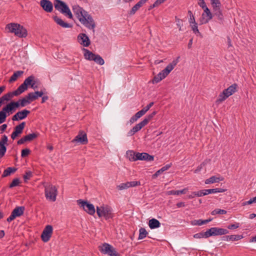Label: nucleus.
Here are the masks:
<instances>
[{"label": "nucleus", "mask_w": 256, "mask_h": 256, "mask_svg": "<svg viewBox=\"0 0 256 256\" xmlns=\"http://www.w3.org/2000/svg\"><path fill=\"white\" fill-rule=\"evenodd\" d=\"M72 10L80 22L88 28L92 30L93 33H94L96 24L92 16L78 5L72 6Z\"/></svg>", "instance_id": "nucleus-1"}, {"label": "nucleus", "mask_w": 256, "mask_h": 256, "mask_svg": "<svg viewBox=\"0 0 256 256\" xmlns=\"http://www.w3.org/2000/svg\"><path fill=\"white\" fill-rule=\"evenodd\" d=\"M6 28L9 32L14 34L19 38H26L28 35L26 30L18 24L10 23L6 26Z\"/></svg>", "instance_id": "nucleus-2"}, {"label": "nucleus", "mask_w": 256, "mask_h": 256, "mask_svg": "<svg viewBox=\"0 0 256 256\" xmlns=\"http://www.w3.org/2000/svg\"><path fill=\"white\" fill-rule=\"evenodd\" d=\"M156 112H153L152 114L148 115L146 118L140 123L136 124L132 128L127 134L128 136H131L134 135L136 132L140 130L143 127L146 126L148 122L156 114Z\"/></svg>", "instance_id": "nucleus-3"}, {"label": "nucleus", "mask_w": 256, "mask_h": 256, "mask_svg": "<svg viewBox=\"0 0 256 256\" xmlns=\"http://www.w3.org/2000/svg\"><path fill=\"white\" fill-rule=\"evenodd\" d=\"M55 8L69 18H72V14L68 6L64 2L60 0H55L54 2Z\"/></svg>", "instance_id": "nucleus-4"}, {"label": "nucleus", "mask_w": 256, "mask_h": 256, "mask_svg": "<svg viewBox=\"0 0 256 256\" xmlns=\"http://www.w3.org/2000/svg\"><path fill=\"white\" fill-rule=\"evenodd\" d=\"M96 213L99 218L103 216L106 220L113 217L112 208L108 205L96 206Z\"/></svg>", "instance_id": "nucleus-5"}, {"label": "nucleus", "mask_w": 256, "mask_h": 256, "mask_svg": "<svg viewBox=\"0 0 256 256\" xmlns=\"http://www.w3.org/2000/svg\"><path fill=\"white\" fill-rule=\"evenodd\" d=\"M45 196L46 199L55 202L58 194L57 188L52 184H48L44 186Z\"/></svg>", "instance_id": "nucleus-6"}, {"label": "nucleus", "mask_w": 256, "mask_h": 256, "mask_svg": "<svg viewBox=\"0 0 256 256\" xmlns=\"http://www.w3.org/2000/svg\"><path fill=\"white\" fill-rule=\"evenodd\" d=\"M77 203L89 214L92 216L95 214V208L92 204H90L87 201H84L82 200H78Z\"/></svg>", "instance_id": "nucleus-7"}, {"label": "nucleus", "mask_w": 256, "mask_h": 256, "mask_svg": "<svg viewBox=\"0 0 256 256\" xmlns=\"http://www.w3.org/2000/svg\"><path fill=\"white\" fill-rule=\"evenodd\" d=\"M99 250L104 254H108L110 256H118L114 249L108 244L104 243L99 246Z\"/></svg>", "instance_id": "nucleus-8"}, {"label": "nucleus", "mask_w": 256, "mask_h": 256, "mask_svg": "<svg viewBox=\"0 0 256 256\" xmlns=\"http://www.w3.org/2000/svg\"><path fill=\"white\" fill-rule=\"evenodd\" d=\"M206 231L208 238L213 236H221L228 233V230L216 227L212 228Z\"/></svg>", "instance_id": "nucleus-9"}, {"label": "nucleus", "mask_w": 256, "mask_h": 256, "mask_svg": "<svg viewBox=\"0 0 256 256\" xmlns=\"http://www.w3.org/2000/svg\"><path fill=\"white\" fill-rule=\"evenodd\" d=\"M52 230V227L50 225H48L45 227L41 235L42 240L44 242H48L50 240Z\"/></svg>", "instance_id": "nucleus-10"}, {"label": "nucleus", "mask_w": 256, "mask_h": 256, "mask_svg": "<svg viewBox=\"0 0 256 256\" xmlns=\"http://www.w3.org/2000/svg\"><path fill=\"white\" fill-rule=\"evenodd\" d=\"M178 58L179 57H178L177 59L174 60L171 63L168 64L164 70L160 72L163 78H165L174 68V66L178 62Z\"/></svg>", "instance_id": "nucleus-11"}, {"label": "nucleus", "mask_w": 256, "mask_h": 256, "mask_svg": "<svg viewBox=\"0 0 256 256\" xmlns=\"http://www.w3.org/2000/svg\"><path fill=\"white\" fill-rule=\"evenodd\" d=\"M8 140V136L6 135H3L0 140V158L2 157L6 152Z\"/></svg>", "instance_id": "nucleus-12"}, {"label": "nucleus", "mask_w": 256, "mask_h": 256, "mask_svg": "<svg viewBox=\"0 0 256 256\" xmlns=\"http://www.w3.org/2000/svg\"><path fill=\"white\" fill-rule=\"evenodd\" d=\"M203 9L204 10V12L202 14V19L200 20L202 24L208 23L212 18V14L207 6L203 8Z\"/></svg>", "instance_id": "nucleus-13"}, {"label": "nucleus", "mask_w": 256, "mask_h": 256, "mask_svg": "<svg viewBox=\"0 0 256 256\" xmlns=\"http://www.w3.org/2000/svg\"><path fill=\"white\" fill-rule=\"evenodd\" d=\"M78 41L82 46L85 47L88 46L90 41L88 37L85 34H80L78 36Z\"/></svg>", "instance_id": "nucleus-14"}, {"label": "nucleus", "mask_w": 256, "mask_h": 256, "mask_svg": "<svg viewBox=\"0 0 256 256\" xmlns=\"http://www.w3.org/2000/svg\"><path fill=\"white\" fill-rule=\"evenodd\" d=\"M72 142L86 144L88 142L86 134L82 132H80L78 136L72 140Z\"/></svg>", "instance_id": "nucleus-15"}, {"label": "nucleus", "mask_w": 256, "mask_h": 256, "mask_svg": "<svg viewBox=\"0 0 256 256\" xmlns=\"http://www.w3.org/2000/svg\"><path fill=\"white\" fill-rule=\"evenodd\" d=\"M30 113V111L26 110L18 112L12 116V120L16 121L20 120H23Z\"/></svg>", "instance_id": "nucleus-16"}, {"label": "nucleus", "mask_w": 256, "mask_h": 256, "mask_svg": "<svg viewBox=\"0 0 256 256\" xmlns=\"http://www.w3.org/2000/svg\"><path fill=\"white\" fill-rule=\"evenodd\" d=\"M40 4V6L46 12H50L52 11L53 5L52 2L49 0H41Z\"/></svg>", "instance_id": "nucleus-17"}, {"label": "nucleus", "mask_w": 256, "mask_h": 256, "mask_svg": "<svg viewBox=\"0 0 256 256\" xmlns=\"http://www.w3.org/2000/svg\"><path fill=\"white\" fill-rule=\"evenodd\" d=\"M154 157L152 156H150L146 152H136V160H146L148 162H151L154 160Z\"/></svg>", "instance_id": "nucleus-18"}, {"label": "nucleus", "mask_w": 256, "mask_h": 256, "mask_svg": "<svg viewBox=\"0 0 256 256\" xmlns=\"http://www.w3.org/2000/svg\"><path fill=\"white\" fill-rule=\"evenodd\" d=\"M34 77L32 76H30L26 78L24 82V86H26L28 88V86H30V87L34 89H35L37 88L36 86H35L36 82L34 80Z\"/></svg>", "instance_id": "nucleus-19"}, {"label": "nucleus", "mask_w": 256, "mask_h": 256, "mask_svg": "<svg viewBox=\"0 0 256 256\" xmlns=\"http://www.w3.org/2000/svg\"><path fill=\"white\" fill-rule=\"evenodd\" d=\"M54 20L62 28H70L72 27L71 24L64 22L62 18L57 16H54Z\"/></svg>", "instance_id": "nucleus-20"}, {"label": "nucleus", "mask_w": 256, "mask_h": 256, "mask_svg": "<svg viewBox=\"0 0 256 256\" xmlns=\"http://www.w3.org/2000/svg\"><path fill=\"white\" fill-rule=\"evenodd\" d=\"M237 86V84H234L228 87L227 88L224 89L223 92H225L226 96L228 97L236 92Z\"/></svg>", "instance_id": "nucleus-21"}, {"label": "nucleus", "mask_w": 256, "mask_h": 256, "mask_svg": "<svg viewBox=\"0 0 256 256\" xmlns=\"http://www.w3.org/2000/svg\"><path fill=\"white\" fill-rule=\"evenodd\" d=\"M212 8L214 13V16H216L218 20L222 21L224 17L222 11L220 9V6L213 7Z\"/></svg>", "instance_id": "nucleus-22"}, {"label": "nucleus", "mask_w": 256, "mask_h": 256, "mask_svg": "<svg viewBox=\"0 0 256 256\" xmlns=\"http://www.w3.org/2000/svg\"><path fill=\"white\" fill-rule=\"evenodd\" d=\"M20 100L16 102H12L8 104L6 107V109L10 112V114H12V111H13L16 108L20 106Z\"/></svg>", "instance_id": "nucleus-23"}, {"label": "nucleus", "mask_w": 256, "mask_h": 256, "mask_svg": "<svg viewBox=\"0 0 256 256\" xmlns=\"http://www.w3.org/2000/svg\"><path fill=\"white\" fill-rule=\"evenodd\" d=\"M82 50L84 52V56L85 59L88 60H93L96 54L85 48H83Z\"/></svg>", "instance_id": "nucleus-24"}, {"label": "nucleus", "mask_w": 256, "mask_h": 256, "mask_svg": "<svg viewBox=\"0 0 256 256\" xmlns=\"http://www.w3.org/2000/svg\"><path fill=\"white\" fill-rule=\"evenodd\" d=\"M10 112L6 109V106L4 107L2 110L0 112V124L4 122L6 120L7 116L6 113L10 115Z\"/></svg>", "instance_id": "nucleus-25"}, {"label": "nucleus", "mask_w": 256, "mask_h": 256, "mask_svg": "<svg viewBox=\"0 0 256 256\" xmlns=\"http://www.w3.org/2000/svg\"><path fill=\"white\" fill-rule=\"evenodd\" d=\"M242 236L241 235H231V236H224L222 240L224 241H236L240 240L242 238Z\"/></svg>", "instance_id": "nucleus-26"}, {"label": "nucleus", "mask_w": 256, "mask_h": 256, "mask_svg": "<svg viewBox=\"0 0 256 256\" xmlns=\"http://www.w3.org/2000/svg\"><path fill=\"white\" fill-rule=\"evenodd\" d=\"M148 226L151 229H154L160 227V223L158 220L152 218L149 220Z\"/></svg>", "instance_id": "nucleus-27"}, {"label": "nucleus", "mask_w": 256, "mask_h": 256, "mask_svg": "<svg viewBox=\"0 0 256 256\" xmlns=\"http://www.w3.org/2000/svg\"><path fill=\"white\" fill-rule=\"evenodd\" d=\"M27 88L26 86H24V83H22L21 85H20L18 88L14 91L12 92V94L14 96H18L23 92H24L26 90H27Z\"/></svg>", "instance_id": "nucleus-28"}, {"label": "nucleus", "mask_w": 256, "mask_h": 256, "mask_svg": "<svg viewBox=\"0 0 256 256\" xmlns=\"http://www.w3.org/2000/svg\"><path fill=\"white\" fill-rule=\"evenodd\" d=\"M225 190L220 188H216L212 189L204 190L205 196L210 194H215L218 192H225Z\"/></svg>", "instance_id": "nucleus-29"}, {"label": "nucleus", "mask_w": 256, "mask_h": 256, "mask_svg": "<svg viewBox=\"0 0 256 256\" xmlns=\"http://www.w3.org/2000/svg\"><path fill=\"white\" fill-rule=\"evenodd\" d=\"M24 74V72L22 70H18L14 72L13 74L10 77L9 82H14L16 81L17 78L21 76Z\"/></svg>", "instance_id": "nucleus-30"}, {"label": "nucleus", "mask_w": 256, "mask_h": 256, "mask_svg": "<svg viewBox=\"0 0 256 256\" xmlns=\"http://www.w3.org/2000/svg\"><path fill=\"white\" fill-rule=\"evenodd\" d=\"M24 210V206H18L16 208L13 210V213L16 216V217L20 216L23 214Z\"/></svg>", "instance_id": "nucleus-31"}, {"label": "nucleus", "mask_w": 256, "mask_h": 256, "mask_svg": "<svg viewBox=\"0 0 256 256\" xmlns=\"http://www.w3.org/2000/svg\"><path fill=\"white\" fill-rule=\"evenodd\" d=\"M171 164H168L162 167L160 169L158 170L154 174H153L152 178H156L158 176L162 174L164 172L168 170Z\"/></svg>", "instance_id": "nucleus-32"}, {"label": "nucleus", "mask_w": 256, "mask_h": 256, "mask_svg": "<svg viewBox=\"0 0 256 256\" xmlns=\"http://www.w3.org/2000/svg\"><path fill=\"white\" fill-rule=\"evenodd\" d=\"M220 180H222V179L220 178H218L216 176H212L205 180V184H214L218 182Z\"/></svg>", "instance_id": "nucleus-33"}, {"label": "nucleus", "mask_w": 256, "mask_h": 256, "mask_svg": "<svg viewBox=\"0 0 256 256\" xmlns=\"http://www.w3.org/2000/svg\"><path fill=\"white\" fill-rule=\"evenodd\" d=\"M16 168L12 167H8L5 170L2 174V177H6L10 175L12 173L15 172Z\"/></svg>", "instance_id": "nucleus-34"}, {"label": "nucleus", "mask_w": 256, "mask_h": 256, "mask_svg": "<svg viewBox=\"0 0 256 256\" xmlns=\"http://www.w3.org/2000/svg\"><path fill=\"white\" fill-rule=\"evenodd\" d=\"M25 124H26L25 122H22L20 123V124L16 126L14 128V131L16 133H17L18 134H20L22 132V130L24 128Z\"/></svg>", "instance_id": "nucleus-35"}, {"label": "nucleus", "mask_w": 256, "mask_h": 256, "mask_svg": "<svg viewBox=\"0 0 256 256\" xmlns=\"http://www.w3.org/2000/svg\"><path fill=\"white\" fill-rule=\"evenodd\" d=\"M136 152L132 150H128L126 152L127 157L130 161H136Z\"/></svg>", "instance_id": "nucleus-36"}, {"label": "nucleus", "mask_w": 256, "mask_h": 256, "mask_svg": "<svg viewBox=\"0 0 256 256\" xmlns=\"http://www.w3.org/2000/svg\"><path fill=\"white\" fill-rule=\"evenodd\" d=\"M93 60L100 65H103L104 64V59L98 54H96Z\"/></svg>", "instance_id": "nucleus-37"}, {"label": "nucleus", "mask_w": 256, "mask_h": 256, "mask_svg": "<svg viewBox=\"0 0 256 256\" xmlns=\"http://www.w3.org/2000/svg\"><path fill=\"white\" fill-rule=\"evenodd\" d=\"M228 98V96H226L225 92H222L220 93L218 96V98L216 100V103L220 104L226 100Z\"/></svg>", "instance_id": "nucleus-38"}, {"label": "nucleus", "mask_w": 256, "mask_h": 256, "mask_svg": "<svg viewBox=\"0 0 256 256\" xmlns=\"http://www.w3.org/2000/svg\"><path fill=\"white\" fill-rule=\"evenodd\" d=\"M140 234L138 236V240H142L146 238L148 234V232L144 228H141L139 230Z\"/></svg>", "instance_id": "nucleus-39"}, {"label": "nucleus", "mask_w": 256, "mask_h": 256, "mask_svg": "<svg viewBox=\"0 0 256 256\" xmlns=\"http://www.w3.org/2000/svg\"><path fill=\"white\" fill-rule=\"evenodd\" d=\"M38 136V133H32L30 134L25 136L26 140L27 142H30L32 140L36 138Z\"/></svg>", "instance_id": "nucleus-40"}, {"label": "nucleus", "mask_w": 256, "mask_h": 256, "mask_svg": "<svg viewBox=\"0 0 256 256\" xmlns=\"http://www.w3.org/2000/svg\"><path fill=\"white\" fill-rule=\"evenodd\" d=\"M207 231L206 232H201L196 234L194 235V237L196 238H208V235H207Z\"/></svg>", "instance_id": "nucleus-41"}, {"label": "nucleus", "mask_w": 256, "mask_h": 256, "mask_svg": "<svg viewBox=\"0 0 256 256\" xmlns=\"http://www.w3.org/2000/svg\"><path fill=\"white\" fill-rule=\"evenodd\" d=\"M20 104L22 107H24L31 103L26 97V96L22 99L20 100Z\"/></svg>", "instance_id": "nucleus-42"}, {"label": "nucleus", "mask_w": 256, "mask_h": 256, "mask_svg": "<svg viewBox=\"0 0 256 256\" xmlns=\"http://www.w3.org/2000/svg\"><path fill=\"white\" fill-rule=\"evenodd\" d=\"M226 211L224 210H221L219 208H216L212 212V215H216L217 214H226Z\"/></svg>", "instance_id": "nucleus-43"}, {"label": "nucleus", "mask_w": 256, "mask_h": 256, "mask_svg": "<svg viewBox=\"0 0 256 256\" xmlns=\"http://www.w3.org/2000/svg\"><path fill=\"white\" fill-rule=\"evenodd\" d=\"M190 26L192 27V29L193 31V32L196 34V35H200V32H199L198 28V24L196 22L193 24H191Z\"/></svg>", "instance_id": "nucleus-44"}, {"label": "nucleus", "mask_w": 256, "mask_h": 256, "mask_svg": "<svg viewBox=\"0 0 256 256\" xmlns=\"http://www.w3.org/2000/svg\"><path fill=\"white\" fill-rule=\"evenodd\" d=\"M212 219L202 220H196L195 224L198 226H202V224H205L210 222Z\"/></svg>", "instance_id": "nucleus-45"}, {"label": "nucleus", "mask_w": 256, "mask_h": 256, "mask_svg": "<svg viewBox=\"0 0 256 256\" xmlns=\"http://www.w3.org/2000/svg\"><path fill=\"white\" fill-rule=\"evenodd\" d=\"M129 188H130V186H129V184H128V182H126V183L120 184V185L117 186V188L119 190H123L127 189Z\"/></svg>", "instance_id": "nucleus-46"}, {"label": "nucleus", "mask_w": 256, "mask_h": 256, "mask_svg": "<svg viewBox=\"0 0 256 256\" xmlns=\"http://www.w3.org/2000/svg\"><path fill=\"white\" fill-rule=\"evenodd\" d=\"M20 183V180L18 178H14L12 180V182L10 184V188H12L14 186H18Z\"/></svg>", "instance_id": "nucleus-47"}, {"label": "nucleus", "mask_w": 256, "mask_h": 256, "mask_svg": "<svg viewBox=\"0 0 256 256\" xmlns=\"http://www.w3.org/2000/svg\"><path fill=\"white\" fill-rule=\"evenodd\" d=\"M36 94L34 92H30L26 96L30 102L36 100Z\"/></svg>", "instance_id": "nucleus-48"}, {"label": "nucleus", "mask_w": 256, "mask_h": 256, "mask_svg": "<svg viewBox=\"0 0 256 256\" xmlns=\"http://www.w3.org/2000/svg\"><path fill=\"white\" fill-rule=\"evenodd\" d=\"M14 96L12 94V93H10V92H9V93H8L4 96H2L1 98L3 100H4V102L6 101H8L10 100V98Z\"/></svg>", "instance_id": "nucleus-49"}, {"label": "nucleus", "mask_w": 256, "mask_h": 256, "mask_svg": "<svg viewBox=\"0 0 256 256\" xmlns=\"http://www.w3.org/2000/svg\"><path fill=\"white\" fill-rule=\"evenodd\" d=\"M166 0H156L153 4L150 6L149 9L150 10L158 6L160 4L163 3Z\"/></svg>", "instance_id": "nucleus-50"}, {"label": "nucleus", "mask_w": 256, "mask_h": 256, "mask_svg": "<svg viewBox=\"0 0 256 256\" xmlns=\"http://www.w3.org/2000/svg\"><path fill=\"white\" fill-rule=\"evenodd\" d=\"M140 8V6L137 4H136L132 8L130 11L129 12V14L130 15H134L136 12L139 10Z\"/></svg>", "instance_id": "nucleus-51"}, {"label": "nucleus", "mask_w": 256, "mask_h": 256, "mask_svg": "<svg viewBox=\"0 0 256 256\" xmlns=\"http://www.w3.org/2000/svg\"><path fill=\"white\" fill-rule=\"evenodd\" d=\"M212 7H216L221 6V3L220 0H210Z\"/></svg>", "instance_id": "nucleus-52"}, {"label": "nucleus", "mask_w": 256, "mask_h": 256, "mask_svg": "<svg viewBox=\"0 0 256 256\" xmlns=\"http://www.w3.org/2000/svg\"><path fill=\"white\" fill-rule=\"evenodd\" d=\"M188 14L190 16L189 22L191 24H193L196 23V20L194 16H193L192 12L190 10L188 12Z\"/></svg>", "instance_id": "nucleus-53"}, {"label": "nucleus", "mask_w": 256, "mask_h": 256, "mask_svg": "<svg viewBox=\"0 0 256 256\" xmlns=\"http://www.w3.org/2000/svg\"><path fill=\"white\" fill-rule=\"evenodd\" d=\"M30 152V151L28 148H25L22 150L21 156L22 158L27 156Z\"/></svg>", "instance_id": "nucleus-54"}, {"label": "nucleus", "mask_w": 256, "mask_h": 256, "mask_svg": "<svg viewBox=\"0 0 256 256\" xmlns=\"http://www.w3.org/2000/svg\"><path fill=\"white\" fill-rule=\"evenodd\" d=\"M193 194H194V196H196L198 197L204 196H205L204 190L198 192H193Z\"/></svg>", "instance_id": "nucleus-55"}, {"label": "nucleus", "mask_w": 256, "mask_h": 256, "mask_svg": "<svg viewBox=\"0 0 256 256\" xmlns=\"http://www.w3.org/2000/svg\"><path fill=\"white\" fill-rule=\"evenodd\" d=\"M130 188L138 186H140V183L138 181H132L128 182Z\"/></svg>", "instance_id": "nucleus-56"}, {"label": "nucleus", "mask_w": 256, "mask_h": 256, "mask_svg": "<svg viewBox=\"0 0 256 256\" xmlns=\"http://www.w3.org/2000/svg\"><path fill=\"white\" fill-rule=\"evenodd\" d=\"M32 176V173L30 171H28L26 172L24 176V179L25 181L27 180H29Z\"/></svg>", "instance_id": "nucleus-57"}, {"label": "nucleus", "mask_w": 256, "mask_h": 256, "mask_svg": "<svg viewBox=\"0 0 256 256\" xmlns=\"http://www.w3.org/2000/svg\"><path fill=\"white\" fill-rule=\"evenodd\" d=\"M240 226L239 223H235L234 224H231L228 226V228L230 230H234L236 229Z\"/></svg>", "instance_id": "nucleus-58"}, {"label": "nucleus", "mask_w": 256, "mask_h": 256, "mask_svg": "<svg viewBox=\"0 0 256 256\" xmlns=\"http://www.w3.org/2000/svg\"><path fill=\"white\" fill-rule=\"evenodd\" d=\"M145 114L144 111L142 110L137 112L135 114V117L138 120L139 118H141L142 116Z\"/></svg>", "instance_id": "nucleus-59"}, {"label": "nucleus", "mask_w": 256, "mask_h": 256, "mask_svg": "<svg viewBox=\"0 0 256 256\" xmlns=\"http://www.w3.org/2000/svg\"><path fill=\"white\" fill-rule=\"evenodd\" d=\"M154 102H151L148 104L142 110L144 111V113L146 114L149 110L150 108L154 105Z\"/></svg>", "instance_id": "nucleus-60"}, {"label": "nucleus", "mask_w": 256, "mask_h": 256, "mask_svg": "<svg viewBox=\"0 0 256 256\" xmlns=\"http://www.w3.org/2000/svg\"><path fill=\"white\" fill-rule=\"evenodd\" d=\"M16 217V216L12 212L10 216L7 218V221L8 222H10L13 220Z\"/></svg>", "instance_id": "nucleus-61"}, {"label": "nucleus", "mask_w": 256, "mask_h": 256, "mask_svg": "<svg viewBox=\"0 0 256 256\" xmlns=\"http://www.w3.org/2000/svg\"><path fill=\"white\" fill-rule=\"evenodd\" d=\"M6 124H3L1 126H0V134H2L6 130Z\"/></svg>", "instance_id": "nucleus-62"}, {"label": "nucleus", "mask_w": 256, "mask_h": 256, "mask_svg": "<svg viewBox=\"0 0 256 256\" xmlns=\"http://www.w3.org/2000/svg\"><path fill=\"white\" fill-rule=\"evenodd\" d=\"M160 80H162V78H159L158 77V76L156 75V76L154 79L152 80V83L153 84H156V83H158V82H160Z\"/></svg>", "instance_id": "nucleus-63"}, {"label": "nucleus", "mask_w": 256, "mask_h": 256, "mask_svg": "<svg viewBox=\"0 0 256 256\" xmlns=\"http://www.w3.org/2000/svg\"><path fill=\"white\" fill-rule=\"evenodd\" d=\"M198 4L202 8H204L206 6L204 0H201L199 1Z\"/></svg>", "instance_id": "nucleus-64"}]
</instances>
